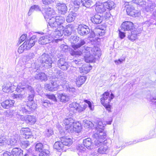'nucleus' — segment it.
<instances>
[{"label":"nucleus","instance_id":"1","mask_svg":"<svg viewBox=\"0 0 156 156\" xmlns=\"http://www.w3.org/2000/svg\"><path fill=\"white\" fill-rule=\"evenodd\" d=\"M86 44L83 39H80L79 42L72 45V47L75 50L80 48L79 51L76 54L83 56L85 61L87 62H92L95 61V59L99 58L101 55V52L99 48L97 47L93 48L84 46L81 47Z\"/></svg>","mask_w":156,"mask_h":156},{"label":"nucleus","instance_id":"2","mask_svg":"<svg viewBox=\"0 0 156 156\" xmlns=\"http://www.w3.org/2000/svg\"><path fill=\"white\" fill-rule=\"evenodd\" d=\"M17 92H29L31 94H29L28 97L29 101L27 105H23L19 108L18 112L20 115H23V114H30L32 111H33L36 108L37 105L33 102L34 97V90L31 86L26 84L25 81H22L19 83L16 89ZM29 93V92H28Z\"/></svg>","mask_w":156,"mask_h":156},{"label":"nucleus","instance_id":"3","mask_svg":"<svg viewBox=\"0 0 156 156\" xmlns=\"http://www.w3.org/2000/svg\"><path fill=\"white\" fill-rule=\"evenodd\" d=\"M51 80V83L47 84L45 87L49 91H54L57 90L60 85L61 81H66L65 80V74L60 70H57L56 75H53Z\"/></svg>","mask_w":156,"mask_h":156},{"label":"nucleus","instance_id":"4","mask_svg":"<svg viewBox=\"0 0 156 156\" xmlns=\"http://www.w3.org/2000/svg\"><path fill=\"white\" fill-rule=\"evenodd\" d=\"M112 121V117H109L108 120L106 121H102L99 120L97 122V127L95 131L93 132L92 137L97 139L102 140L105 139L106 137V134L104 131V128L106 125H110Z\"/></svg>","mask_w":156,"mask_h":156},{"label":"nucleus","instance_id":"5","mask_svg":"<svg viewBox=\"0 0 156 156\" xmlns=\"http://www.w3.org/2000/svg\"><path fill=\"white\" fill-rule=\"evenodd\" d=\"M114 97V96L112 93L109 96V93L108 92H105L101 96V102L109 112H111V107L109 103Z\"/></svg>","mask_w":156,"mask_h":156},{"label":"nucleus","instance_id":"6","mask_svg":"<svg viewBox=\"0 0 156 156\" xmlns=\"http://www.w3.org/2000/svg\"><path fill=\"white\" fill-rule=\"evenodd\" d=\"M65 18L62 16H57L55 17H52L49 21V26L51 27H59L63 29V26L62 25L64 22Z\"/></svg>","mask_w":156,"mask_h":156},{"label":"nucleus","instance_id":"7","mask_svg":"<svg viewBox=\"0 0 156 156\" xmlns=\"http://www.w3.org/2000/svg\"><path fill=\"white\" fill-rule=\"evenodd\" d=\"M38 60L42 65L45 68H49L51 67L52 61L50 54L44 53L39 57Z\"/></svg>","mask_w":156,"mask_h":156},{"label":"nucleus","instance_id":"8","mask_svg":"<svg viewBox=\"0 0 156 156\" xmlns=\"http://www.w3.org/2000/svg\"><path fill=\"white\" fill-rule=\"evenodd\" d=\"M68 82L66 81H61L60 85L63 89L66 91H69L70 94L73 97H75L77 94L76 89L73 87H69Z\"/></svg>","mask_w":156,"mask_h":156},{"label":"nucleus","instance_id":"9","mask_svg":"<svg viewBox=\"0 0 156 156\" xmlns=\"http://www.w3.org/2000/svg\"><path fill=\"white\" fill-rule=\"evenodd\" d=\"M42 13L44 14V16L45 19L47 20L50 19L52 17H55L54 16L55 14V12L53 9L47 7L44 9L42 10Z\"/></svg>","mask_w":156,"mask_h":156},{"label":"nucleus","instance_id":"10","mask_svg":"<svg viewBox=\"0 0 156 156\" xmlns=\"http://www.w3.org/2000/svg\"><path fill=\"white\" fill-rule=\"evenodd\" d=\"M126 11L128 15L132 17H139L140 15V11L136 10L133 5H128L126 7Z\"/></svg>","mask_w":156,"mask_h":156},{"label":"nucleus","instance_id":"11","mask_svg":"<svg viewBox=\"0 0 156 156\" xmlns=\"http://www.w3.org/2000/svg\"><path fill=\"white\" fill-rule=\"evenodd\" d=\"M85 108V107H82L76 102H73L69 104V109L70 111L76 113L77 111L81 112L83 111Z\"/></svg>","mask_w":156,"mask_h":156},{"label":"nucleus","instance_id":"12","mask_svg":"<svg viewBox=\"0 0 156 156\" xmlns=\"http://www.w3.org/2000/svg\"><path fill=\"white\" fill-rule=\"evenodd\" d=\"M155 129L152 130L150 131L149 135L148 136L146 137L145 138L142 139H139L137 140H133L132 142H129V143H126V145H131L134 144H136L138 142H142L146 140L151 139L155 135Z\"/></svg>","mask_w":156,"mask_h":156},{"label":"nucleus","instance_id":"13","mask_svg":"<svg viewBox=\"0 0 156 156\" xmlns=\"http://www.w3.org/2000/svg\"><path fill=\"white\" fill-rule=\"evenodd\" d=\"M57 66L62 70H66L69 66L68 62L63 58H60L58 60Z\"/></svg>","mask_w":156,"mask_h":156},{"label":"nucleus","instance_id":"14","mask_svg":"<svg viewBox=\"0 0 156 156\" xmlns=\"http://www.w3.org/2000/svg\"><path fill=\"white\" fill-rule=\"evenodd\" d=\"M63 146V151H66L68 149L69 147L71 145L73 141L72 139L68 137H62L61 140Z\"/></svg>","mask_w":156,"mask_h":156},{"label":"nucleus","instance_id":"15","mask_svg":"<svg viewBox=\"0 0 156 156\" xmlns=\"http://www.w3.org/2000/svg\"><path fill=\"white\" fill-rule=\"evenodd\" d=\"M78 33L81 35H86L90 32V29L87 26L85 25H80L77 28Z\"/></svg>","mask_w":156,"mask_h":156},{"label":"nucleus","instance_id":"16","mask_svg":"<svg viewBox=\"0 0 156 156\" xmlns=\"http://www.w3.org/2000/svg\"><path fill=\"white\" fill-rule=\"evenodd\" d=\"M52 40V37L50 35H47L40 37L38 42L40 44L44 45L50 43Z\"/></svg>","mask_w":156,"mask_h":156},{"label":"nucleus","instance_id":"17","mask_svg":"<svg viewBox=\"0 0 156 156\" xmlns=\"http://www.w3.org/2000/svg\"><path fill=\"white\" fill-rule=\"evenodd\" d=\"M17 87L14 85H12V84L10 82H7L5 85V86L3 88L2 90L4 92L6 93H12L13 92L14 89H16Z\"/></svg>","mask_w":156,"mask_h":156},{"label":"nucleus","instance_id":"18","mask_svg":"<svg viewBox=\"0 0 156 156\" xmlns=\"http://www.w3.org/2000/svg\"><path fill=\"white\" fill-rule=\"evenodd\" d=\"M56 7L59 13L62 14H64L67 11V7L66 5L64 3L58 2L56 4Z\"/></svg>","mask_w":156,"mask_h":156},{"label":"nucleus","instance_id":"19","mask_svg":"<svg viewBox=\"0 0 156 156\" xmlns=\"http://www.w3.org/2000/svg\"><path fill=\"white\" fill-rule=\"evenodd\" d=\"M133 24L131 22L126 21L123 22L121 25V29L124 31L131 30L133 28Z\"/></svg>","mask_w":156,"mask_h":156},{"label":"nucleus","instance_id":"20","mask_svg":"<svg viewBox=\"0 0 156 156\" xmlns=\"http://www.w3.org/2000/svg\"><path fill=\"white\" fill-rule=\"evenodd\" d=\"M140 33V32L139 29L134 30L131 31L130 34H129L127 37L130 40L134 41L137 38L138 36Z\"/></svg>","mask_w":156,"mask_h":156},{"label":"nucleus","instance_id":"21","mask_svg":"<svg viewBox=\"0 0 156 156\" xmlns=\"http://www.w3.org/2000/svg\"><path fill=\"white\" fill-rule=\"evenodd\" d=\"M156 6L155 3L152 2H147L146 5H144L145 7L144 9L145 11L151 13L154 9V8Z\"/></svg>","mask_w":156,"mask_h":156},{"label":"nucleus","instance_id":"22","mask_svg":"<svg viewBox=\"0 0 156 156\" xmlns=\"http://www.w3.org/2000/svg\"><path fill=\"white\" fill-rule=\"evenodd\" d=\"M105 8L104 4H103L102 3H99L97 2H96L95 9L96 12L98 13L101 14L105 12L106 10Z\"/></svg>","mask_w":156,"mask_h":156},{"label":"nucleus","instance_id":"23","mask_svg":"<svg viewBox=\"0 0 156 156\" xmlns=\"http://www.w3.org/2000/svg\"><path fill=\"white\" fill-rule=\"evenodd\" d=\"M57 28L55 29L54 31L51 34V37H55L56 38H59L61 37L63 34V29L59 27H57Z\"/></svg>","mask_w":156,"mask_h":156},{"label":"nucleus","instance_id":"24","mask_svg":"<svg viewBox=\"0 0 156 156\" xmlns=\"http://www.w3.org/2000/svg\"><path fill=\"white\" fill-rule=\"evenodd\" d=\"M15 101L13 100H7L1 103L2 107L5 109H9L13 106Z\"/></svg>","mask_w":156,"mask_h":156},{"label":"nucleus","instance_id":"25","mask_svg":"<svg viewBox=\"0 0 156 156\" xmlns=\"http://www.w3.org/2000/svg\"><path fill=\"white\" fill-rule=\"evenodd\" d=\"M90 20L94 24H100L102 21V17L99 15L95 14L91 17Z\"/></svg>","mask_w":156,"mask_h":156},{"label":"nucleus","instance_id":"26","mask_svg":"<svg viewBox=\"0 0 156 156\" xmlns=\"http://www.w3.org/2000/svg\"><path fill=\"white\" fill-rule=\"evenodd\" d=\"M35 79L41 81H45L47 80V78L45 74L42 72H37L34 76Z\"/></svg>","mask_w":156,"mask_h":156},{"label":"nucleus","instance_id":"27","mask_svg":"<svg viewBox=\"0 0 156 156\" xmlns=\"http://www.w3.org/2000/svg\"><path fill=\"white\" fill-rule=\"evenodd\" d=\"M111 14L109 12L105 13L103 16H102L103 20H105L110 25H112L113 23V20L112 17L111 16Z\"/></svg>","mask_w":156,"mask_h":156},{"label":"nucleus","instance_id":"28","mask_svg":"<svg viewBox=\"0 0 156 156\" xmlns=\"http://www.w3.org/2000/svg\"><path fill=\"white\" fill-rule=\"evenodd\" d=\"M93 33L94 36H102L104 35L105 32L104 29H101L98 27L93 30Z\"/></svg>","mask_w":156,"mask_h":156},{"label":"nucleus","instance_id":"29","mask_svg":"<svg viewBox=\"0 0 156 156\" xmlns=\"http://www.w3.org/2000/svg\"><path fill=\"white\" fill-rule=\"evenodd\" d=\"M19 139V136L18 134H15L13 136H11V138L9 140V142L8 144L11 146H14L16 145L17 144V140Z\"/></svg>","mask_w":156,"mask_h":156},{"label":"nucleus","instance_id":"30","mask_svg":"<svg viewBox=\"0 0 156 156\" xmlns=\"http://www.w3.org/2000/svg\"><path fill=\"white\" fill-rule=\"evenodd\" d=\"M92 69V66L89 64H83L81 67L79 68L80 73L87 74Z\"/></svg>","mask_w":156,"mask_h":156},{"label":"nucleus","instance_id":"31","mask_svg":"<svg viewBox=\"0 0 156 156\" xmlns=\"http://www.w3.org/2000/svg\"><path fill=\"white\" fill-rule=\"evenodd\" d=\"M83 144L84 147L88 149H92L93 147L91 142V139L90 138H87L83 140Z\"/></svg>","mask_w":156,"mask_h":156},{"label":"nucleus","instance_id":"32","mask_svg":"<svg viewBox=\"0 0 156 156\" xmlns=\"http://www.w3.org/2000/svg\"><path fill=\"white\" fill-rule=\"evenodd\" d=\"M26 123L30 125L34 124L36 122V119L34 115H28L25 118Z\"/></svg>","mask_w":156,"mask_h":156},{"label":"nucleus","instance_id":"33","mask_svg":"<svg viewBox=\"0 0 156 156\" xmlns=\"http://www.w3.org/2000/svg\"><path fill=\"white\" fill-rule=\"evenodd\" d=\"M77 16V14L74 12H70L66 17V21L68 23L73 21Z\"/></svg>","mask_w":156,"mask_h":156},{"label":"nucleus","instance_id":"34","mask_svg":"<svg viewBox=\"0 0 156 156\" xmlns=\"http://www.w3.org/2000/svg\"><path fill=\"white\" fill-rule=\"evenodd\" d=\"M86 79L85 76H79L76 80V82L77 86L80 87L85 82Z\"/></svg>","mask_w":156,"mask_h":156},{"label":"nucleus","instance_id":"35","mask_svg":"<svg viewBox=\"0 0 156 156\" xmlns=\"http://www.w3.org/2000/svg\"><path fill=\"white\" fill-rule=\"evenodd\" d=\"M58 98L62 102H66L69 101V97L65 94H58Z\"/></svg>","mask_w":156,"mask_h":156},{"label":"nucleus","instance_id":"36","mask_svg":"<svg viewBox=\"0 0 156 156\" xmlns=\"http://www.w3.org/2000/svg\"><path fill=\"white\" fill-rule=\"evenodd\" d=\"M23 152V151L18 147L14 148L12 151V153L13 156H22Z\"/></svg>","mask_w":156,"mask_h":156},{"label":"nucleus","instance_id":"37","mask_svg":"<svg viewBox=\"0 0 156 156\" xmlns=\"http://www.w3.org/2000/svg\"><path fill=\"white\" fill-rule=\"evenodd\" d=\"M23 44L26 50H29L34 45L35 43L32 40L30 41L29 40H27Z\"/></svg>","mask_w":156,"mask_h":156},{"label":"nucleus","instance_id":"38","mask_svg":"<svg viewBox=\"0 0 156 156\" xmlns=\"http://www.w3.org/2000/svg\"><path fill=\"white\" fill-rule=\"evenodd\" d=\"M75 121L73 119L70 117H69L65 119L63 121V123L64 126L73 125L75 124Z\"/></svg>","mask_w":156,"mask_h":156},{"label":"nucleus","instance_id":"39","mask_svg":"<svg viewBox=\"0 0 156 156\" xmlns=\"http://www.w3.org/2000/svg\"><path fill=\"white\" fill-rule=\"evenodd\" d=\"M34 10H35L37 11H41V9L39 6L38 5H34L33 6H32L30 8L28 12V16H30Z\"/></svg>","mask_w":156,"mask_h":156},{"label":"nucleus","instance_id":"40","mask_svg":"<svg viewBox=\"0 0 156 156\" xmlns=\"http://www.w3.org/2000/svg\"><path fill=\"white\" fill-rule=\"evenodd\" d=\"M72 25H69L66 26V27L65 29H63V33L66 36H69L71 35L72 30H73V27Z\"/></svg>","mask_w":156,"mask_h":156},{"label":"nucleus","instance_id":"41","mask_svg":"<svg viewBox=\"0 0 156 156\" xmlns=\"http://www.w3.org/2000/svg\"><path fill=\"white\" fill-rule=\"evenodd\" d=\"M104 3L105 7L110 10H111L115 7L114 3L113 2L108 1Z\"/></svg>","mask_w":156,"mask_h":156},{"label":"nucleus","instance_id":"42","mask_svg":"<svg viewBox=\"0 0 156 156\" xmlns=\"http://www.w3.org/2000/svg\"><path fill=\"white\" fill-rule=\"evenodd\" d=\"M53 148L54 149L59 151H63V146L61 141H58L56 142L53 146Z\"/></svg>","mask_w":156,"mask_h":156},{"label":"nucleus","instance_id":"43","mask_svg":"<svg viewBox=\"0 0 156 156\" xmlns=\"http://www.w3.org/2000/svg\"><path fill=\"white\" fill-rule=\"evenodd\" d=\"M74 131L77 133L80 132L82 129L81 124L78 122H75V124L73 125Z\"/></svg>","mask_w":156,"mask_h":156},{"label":"nucleus","instance_id":"44","mask_svg":"<svg viewBox=\"0 0 156 156\" xmlns=\"http://www.w3.org/2000/svg\"><path fill=\"white\" fill-rule=\"evenodd\" d=\"M81 1L82 5L87 8L90 7L92 3V0H81Z\"/></svg>","mask_w":156,"mask_h":156},{"label":"nucleus","instance_id":"45","mask_svg":"<svg viewBox=\"0 0 156 156\" xmlns=\"http://www.w3.org/2000/svg\"><path fill=\"white\" fill-rule=\"evenodd\" d=\"M50 152L48 149H44L39 154V156H50Z\"/></svg>","mask_w":156,"mask_h":156},{"label":"nucleus","instance_id":"46","mask_svg":"<svg viewBox=\"0 0 156 156\" xmlns=\"http://www.w3.org/2000/svg\"><path fill=\"white\" fill-rule=\"evenodd\" d=\"M44 133L45 136L49 137L53 134V131L52 129H48L44 132Z\"/></svg>","mask_w":156,"mask_h":156},{"label":"nucleus","instance_id":"47","mask_svg":"<svg viewBox=\"0 0 156 156\" xmlns=\"http://www.w3.org/2000/svg\"><path fill=\"white\" fill-rule=\"evenodd\" d=\"M132 1L134 3L138 4L142 7H144V5H146V1L143 0H133Z\"/></svg>","mask_w":156,"mask_h":156},{"label":"nucleus","instance_id":"48","mask_svg":"<svg viewBox=\"0 0 156 156\" xmlns=\"http://www.w3.org/2000/svg\"><path fill=\"white\" fill-rule=\"evenodd\" d=\"M65 128L66 131L70 133H73L74 132L73 125H70V126H66Z\"/></svg>","mask_w":156,"mask_h":156},{"label":"nucleus","instance_id":"49","mask_svg":"<svg viewBox=\"0 0 156 156\" xmlns=\"http://www.w3.org/2000/svg\"><path fill=\"white\" fill-rule=\"evenodd\" d=\"M15 111L13 110H8L5 113V115L7 117H11L14 115Z\"/></svg>","mask_w":156,"mask_h":156},{"label":"nucleus","instance_id":"50","mask_svg":"<svg viewBox=\"0 0 156 156\" xmlns=\"http://www.w3.org/2000/svg\"><path fill=\"white\" fill-rule=\"evenodd\" d=\"M43 148V146L42 144L38 143L36 144L35 146L36 151L40 152L41 151Z\"/></svg>","mask_w":156,"mask_h":156},{"label":"nucleus","instance_id":"51","mask_svg":"<svg viewBox=\"0 0 156 156\" xmlns=\"http://www.w3.org/2000/svg\"><path fill=\"white\" fill-rule=\"evenodd\" d=\"M83 146V145L81 144H79L76 147L77 150L81 153L84 152L85 151L86 149Z\"/></svg>","mask_w":156,"mask_h":156},{"label":"nucleus","instance_id":"52","mask_svg":"<svg viewBox=\"0 0 156 156\" xmlns=\"http://www.w3.org/2000/svg\"><path fill=\"white\" fill-rule=\"evenodd\" d=\"M23 91L22 92H20V93H21V94H15L13 96V98H16L17 99H21L23 98V95L25 94V92H24V93L23 94ZM20 93V92H19Z\"/></svg>","mask_w":156,"mask_h":156},{"label":"nucleus","instance_id":"53","mask_svg":"<svg viewBox=\"0 0 156 156\" xmlns=\"http://www.w3.org/2000/svg\"><path fill=\"white\" fill-rule=\"evenodd\" d=\"M30 145L29 142L28 141H23L21 142V146L23 148H26Z\"/></svg>","mask_w":156,"mask_h":156},{"label":"nucleus","instance_id":"54","mask_svg":"<svg viewBox=\"0 0 156 156\" xmlns=\"http://www.w3.org/2000/svg\"><path fill=\"white\" fill-rule=\"evenodd\" d=\"M27 64L23 65L22 66H20V69H21L24 72L23 73H25V72L26 71H29V68L30 66H30H27Z\"/></svg>","mask_w":156,"mask_h":156},{"label":"nucleus","instance_id":"55","mask_svg":"<svg viewBox=\"0 0 156 156\" xmlns=\"http://www.w3.org/2000/svg\"><path fill=\"white\" fill-rule=\"evenodd\" d=\"M27 35L26 34H23L20 37L18 43V44H20L24 41L26 38Z\"/></svg>","mask_w":156,"mask_h":156},{"label":"nucleus","instance_id":"56","mask_svg":"<svg viewBox=\"0 0 156 156\" xmlns=\"http://www.w3.org/2000/svg\"><path fill=\"white\" fill-rule=\"evenodd\" d=\"M46 96L47 98L51 99L54 101H57L56 97L53 94H47L46 95Z\"/></svg>","mask_w":156,"mask_h":156},{"label":"nucleus","instance_id":"57","mask_svg":"<svg viewBox=\"0 0 156 156\" xmlns=\"http://www.w3.org/2000/svg\"><path fill=\"white\" fill-rule=\"evenodd\" d=\"M25 139H29V138H32L33 136L32 135V133L30 131L29 132L26 133L23 136Z\"/></svg>","mask_w":156,"mask_h":156},{"label":"nucleus","instance_id":"58","mask_svg":"<svg viewBox=\"0 0 156 156\" xmlns=\"http://www.w3.org/2000/svg\"><path fill=\"white\" fill-rule=\"evenodd\" d=\"M84 101V102L88 105L89 108L91 110H93L94 108V106L92 105L91 102L87 100H85Z\"/></svg>","mask_w":156,"mask_h":156},{"label":"nucleus","instance_id":"59","mask_svg":"<svg viewBox=\"0 0 156 156\" xmlns=\"http://www.w3.org/2000/svg\"><path fill=\"white\" fill-rule=\"evenodd\" d=\"M55 0H42L43 3L45 5H49L54 2Z\"/></svg>","mask_w":156,"mask_h":156},{"label":"nucleus","instance_id":"60","mask_svg":"<svg viewBox=\"0 0 156 156\" xmlns=\"http://www.w3.org/2000/svg\"><path fill=\"white\" fill-rule=\"evenodd\" d=\"M72 2L73 3L74 5L75 6V7L77 8H79L80 3V1L78 0H72Z\"/></svg>","mask_w":156,"mask_h":156},{"label":"nucleus","instance_id":"61","mask_svg":"<svg viewBox=\"0 0 156 156\" xmlns=\"http://www.w3.org/2000/svg\"><path fill=\"white\" fill-rule=\"evenodd\" d=\"M6 139L4 136L0 137V146L4 145L6 143Z\"/></svg>","mask_w":156,"mask_h":156},{"label":"nucleus","instance_id":"62","mask_svg":"<svg viewBox=\"0 0 156 156\" xmlns=\"http://www.w3.org/2000/svg\"><path fill=\"white\" fill-rule=\"evenodd\" d=\"M30 130V129L28 128H23L20 131V132L23 135L26 133L29 132Z\"/></svg>","mask_w":156,"mask_h":156},{"label":"nucleus","instance_id":"63","mask_svg":"<svg viewBox=\"0 0 156 156\" xmlns=\"http://www.w3.org/2000/svg\"><path fill=\"white\" fill-rule=\"evenodd\" d=\"M23 45V44L19 48L18 51L19 53H22L26 49L25 48Z\"/></svg>","mask_w":156,"mask_h":156},{"label":"nucleus","instance_id":"64","mask_svg":"<svg viewBox=\"0 0 156 156\" xmlns=\"http://www.w3.org/2000/svg\"><path fill=\"white\" fill-rule=\"evenodd\" d=\"M60 48L62 51H65L67 50L68 46L66 45L62 44L60 46Z\"/></svg>","mask_w":156,"mask_h":156}]
</instances>
